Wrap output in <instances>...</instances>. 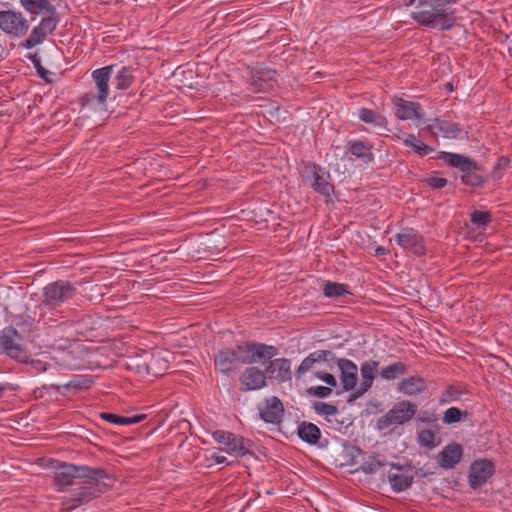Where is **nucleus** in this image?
Instances as JSON below:
<instances>
[{"label":"nucleus","instance_id":"c85d7f7f","mask_svg":"<svg viewBox=\"0 0 512 512\" xmlns=\"http://www.w3.org/2000/svg\"><path fill=\"white\" fill-rule=\"evenodd\" d=\"M99 417L115 425H133L146 419V414H137L129 417L120 416L110 412H101Z\"/></svg>","mask_w":512,"mask_h":512},{"label":"nucleus","instance_id":"9d476101","mask_svg":"<svg viewBox=\"0 0 512 512\" xmlns=\"http://www.w3.org/2000/svg\"><path fill=\"white\" fill-rule=\"evenodd\" d=\"M212 438L217 443L225 446L221 450L240 457L245 456L252 446V442L249 439L225 430L214 431Z\"/></svg>","mask_w":512,"mask_h":512},{"label":"nucleus","instance_id":"f8f14e48","mask_svg":"<svg viewBox=\"0 0 512 512\" xmlns=\"http://www.w3.org/2000/svg\"><path fill=\"white\" fill-rule=\"evenodd\" d=\"M396 243L406 251L417 256L426 253V246L423 236L413 228H404L395 235Z\"/></svg>","mask_w":512,"mask_h":512},{"label":"nucleus","instance_id":"412c9836","mask_svg":"<svg viewBox=\"0 0 512 512\" xmlns=\"http://www.w3.org/2000/svg\"><path fill=\"white\" fill-rule=\"evenodd\" d=\"M437 158L462 172L478 169V164L471 157L463 154L442 151Z\"/></svg>","mask_w":512,"mask_h":512},{"label":"nucleus","instance_id":"4c0bfd02","mask_svg":"<svg viewBox=\"0 0 512 512\" xmlns=\"http://www.w3.org/2000/svg\"><path fill=\"white\" fill-rule=\"evenodd\" d=\"M116 88L119 90H125L130 87L133 82V76L131 75L129 68L123 67L120 73L115 78Z\"/></svg>","mask_w":512,"mask_h":512},{"label":"nucleus","instance_id":"6ab92c4d","mask_svg":"<svg viewBox=\"0 0 512 512\" xmlns=\"http://www.w3.org/2000/svg\"><path fill=\"white\" fill-rule=\"evenodd\" d=\"M284 406L276 396L267 398L260 409V418L266 423L277 424L281 421Z\"/></svg>","mask_w":512,"mask_h":512},{"label":"nucleus","instance_id":"bb28decb","mask_svg":"<svg viewBox=\"0 0 512 512\" xmlns=\"http://www.w3.org/2000/svg\"><path fill=\"white\" fill-rule=\"evenodd\" d=\"M252 350L253 353L251 357L255 359L256 362H265L271 361V359L279 354V350L277 347L273 345H267L264 343L252 342Z\"/></svg>","mask_w":512,"mask_h":512},{"label":"nucleus","instance_id":"3c124183","mask_svg":"<svg viewBox=\"0 0 512 512\" xmlns=\"http://www.w3.org/2000/svg\"><path fill=\"white\" fill-rule=\"evenodd\" d=\"M432 61L433 63L438 62L439 64H450L451 58L446 53H440L437 55V59H433Z\"/></svg>","mask_w":512,"mask_h":512},{"label":"nucleus","instance_id":"6e6552de","mask_svg":"<svg viewBox=\"0 0 512 512\" xmlns=\"http://www.w3.org/2000/svg\"><path fill=\"white\" fill-rule=\"evenodd\" d=\"M30 28L29 20L22 12L13 9L0 10V30L12 37H22Z\"/></svg>","mask_w":512,"mask_h":512},{"label":"nucleus","instance_id":"603ef678","mask_svg":"<svg viewBox=\"0 0 512 512\" xmlns=\"http://www.w3.org/2000/svg\"><path fill=\"white\" fill-rule=\"evenodd\" d=\"M509 162H510V161H509V159H508V158H506V157H500V158H498L497 163H496V165H495V168H494V169H495V170H503V169H505V168H507V167H508Z\"/></svg>","mask_w":512,"mask_h":512},{"label":"nucleus","instance_id":"09e8293b","mask_svg":"<svg viewBox=\"0 0 512 512\" xmlns=\"http://www.w3.org/2000/svg\"><path fill=\"white\" fill-rule=\"evenodd\" d=\"M311 356L316 362L330 361L334 359L333 353L329 350H317L311 353Z\"/></svg>","mask_w":512,"mask_h":512},{"label":"nucleus","instance_id":"7ed1b4c3","mask_svg":"<svg viewBox=\"0 0 512 512\" xmlns=\"http://www.w3.org/2000/svg\"><path fill=\"white\" fill-rule=\"evenodd\" d=\"M20 4L31 15L29 22L34 21L37 16L41 17L39 23L32 28L29 36L22 43L23 47L31 49L41 44L56 30L60 15L49 0H20Z\"/></svg>","mask_w":512,"mask_h":512},{"label":"nucleus","instance_id":"4be33fe9","mask_svg":"<svg viewBox=\"0 0 512 512\" xmlns=\"http://www.w3.org/2000/svg\"><path fill=\"white\" fill-rule=\"evenodd\" d=\"M462 455L463 448L460 444H448L438 454V464L443 469H452L461 461Z\"/></svg>","mask_w":512,"mask_h":512},{"label":"nucleus","instance_id":"aec40b11","mask_svg":"<svg viewBox=\"0 0 512 512\" xmlns=\"http://www.w3.org/2000/svg\"><path fill=\"white\" fill-rule=\"evenodd\" d=\"M395 115L400 120H413L422 118V106L418 102L397 98L394 101Z\"/></svg>","mask_w":512,"mask_h":512},{"label":"nucleus","instance_id":"39448f33","mask_svg":"<svg viewBox=\"0 0 512 512\" xmlns=\"http://www.w3.org/2000/svg\"><path fill=\"white\" fill-rule=\"evenodd\" d=\"M306 175L303 176L304 181L318 194L324 197H330L334 192L331 175L328 170L316 163H308L305 166Z\"/></svg>","mask_w":512,"mask_h":512},{"label":"nucleus","instance_id":"b1692460","mask_svg":"<svg viewBox=\"0 0 512 512\" xmlns=\"http://www.w3.org/2000/svg\"><path fill=\"white\" fill-rule=\"evenodd\" d=\"M427 389V383L421 376L415 375L403 379L398 384V390L408 396H416Z\"/></svg>","mask_w":512,"mask_h":512},{"label":"nucleus","instance_id":"a878e982","mask_svg":"<svg viewBox=\"0 0 512 512\" xmlns=\"http://www.w3.org/2000/svg\"><path fill=\"white\" fill-rule=\"evenodd\" d=\"M297 434L302 441L310 445L318 444L321 438V430L317 425L311 422L303 421L300 423L298 425Z\"/></svg>","mask_w":512,"mask_h":512},{"label":"nucleus","instance_id":"4d7b16f0","mask_svg":"<svg viewBox=\"0 0 512 512\" xmlns=\"http://www.w3.org/2000/svg\"><path fill=\"white\" fill-rule=\"evenodd\" d=\"M387 249L383 246H378L375 250V255L376 256H383V255H386L387 254Z\"/></svg>","mask_w":512,"mask_h":512},{"label":"nucleus","instance_id":"ea45409f","mask_svg":"<svg viewBox=\"0 0 512 512\" xmlns=\"http://www.w3.org/2000/svg\"><path fill=\"white\" fill-rule=\"evenodd\" d=\"M470 220L474 225L483 227L492 221V215L489 211L474 210L471 213Z\"/></svg>","mask_w":512,"mask_h":512},{"label":"nucleus","instance_id":"37998d69","mask_svg":"<svg viewBox=\"0 0 512 512\" xmlns=\"http://www.w3.org/2000/svg\"><path fill=\"white\" fill-rule=\"evenodd\" d=\"M463 412L457 407H450L444 413L443 422L446 424H452L459 422Z\"/></svg>","mask_w":512,"mask_h":512},{"label":"nucleus","instance_id":"423d86ee","mask_svg":"<svg viewBox=\"0 0 512 512\" xmlns=\"http://www.w3.org/2000/svg\"><path fill=\"white\" fill-rule=\"evenodd\" d=\"M417 412V405L408 400L398 402L377 421V428L385 430L391 425H402L411 420Z\"/></svg>","mask_w":512,"mask_h":512},{"label":"nucleus","instance_id":"2eb2a0df","mask_svg":"<svg viewBox=\"0 0 512 512\" xmlns=\"http://www.w3.org/2000/svg\"><path fill=\"white\" fill-rule=\"evenodd\" d=\"M432 137L437 138L438 134L448 139L459 138L463 132V128L459 123H455L446 119L435 118L425 127Z\"/></svg>","mask_w":512,"mask_h":512},{"label":"nucleus","instance_id":"5fc2aeb1","mask_svg":"<svg viewBox=\"0 0 512 512\" xmlns=\"http://www.w3.org/2000/svg\"><path fill=\"white\" fill-rule=\"evenodd\" d=\"M25 57L32 61L33 64H41L42 59L38 52L28 53Z\"/></svg>","mask_w":512,"mask_h":512},{"label":"nucleus","instance_id":"f257e3e1","mask_svg":"<svg viewBox=\"0 0 512 512\" xmlns=\"http://www.w3.org/2000/svg\"><path fill=\"white\" fill-rule=\"evenodd\" d=\"M106 477L107 473L101 468L62 463L55 471L54 481L58 491L76 492L63 502L65 509L70 511L105 493L109 485L102 480Z\"/></svg>","mask_w":512,"mask_h":512},{"label":"nucleus","instance_id":"a211bd4d","mask_svg":"<svg viewBox=\"0 0 512 512\" xmlns=\"http://www.w3.org/2000/svg\"><path fill=\"white\" fill-rule=\"evenodd\" d=\"M214 367L226 376H230L237 370L238 362L231 348H223L214 355Z\"/></svg>","mask_w":512,"mask_h":512},{"label":"nucleus","instance_id":"13d9d810","mask_svg":"<svg viewBox=\"0 0 512 512\" xmlns=\"http://www.w3.org/2000/svg\"><path fill=\"white\" fill-rule=\"evenodd\" d=\"M5 390H6V386L0 384V397L3 395Z\"/></svg>","mask_w":512,"mask_h":512},{"label":"nucleus","instance_id":"9b49d317","mask_svg":"<svg viewBox=\"0 0 512 512\" xmlns=\"http://www.w3.org/2000/svg\"><path fill=\"white\" fill-rule=\"evenodd\" d=\"M276 71L266 66H246L242 73L243 78L251 87L252 92L268 89L274 80Z\"/></svg>","mask_w":512,"mask_h":512},{"label":"nucleus","instance_id":"4468645a","mask_svg":"<svg viewBox=\"0 0 512 512\" xmlns=\"http://www.w3.org/2000/svg\"><path fill=\"white\" fill-rule=\"evenodd\" d=\"M239 383L241 392L256 391L267 386V376L260 368L250 366L240 374Z\"/></svg>","mask_w":512,"mask_h":512},{"label":"nucleus","instance_id":"393cba45","mask_svg":"<svg viewBox=\"0 0 512 512\" xmlns=\"http://www.w3.org/2000/svg\"><path fill=\"white\" fill-rule=\"evenodd\" d=\"M348 152L365 163L371 162L374 158L373 146L362 140H351L347 143Z\"/></svg>","mask_w":512,"mask_h":512},{"label":"nucleus","instance_id":"ddd939ff","mask_svg":"<svg viewBox=\"0 0 512 512\" xmlns=\"http://www.w3.org/2000/svg\"><path fill=\"white\" fill-rule=\"evenodd\" d=\"M495 466L491 460L478 459L475 460L469 468L468 479L472 489H477L484 485L488 479L494 474Z\"/></svg>","mask_w":512,"mask_h":512},{"label":"nucleus","instance_id":"bf43d9fd","mask_svg":"<svg viewBox=\"0 0 512 512\" xmlns=\"http://www.w3.org/2000/svg\"><path fill=\"white\" fill-rule=\"evenodd\" d=\"M392 467L399 470V471H402V467L397 465V464H392Z\"/></svg>","mask_w":512,"mask_h":512},{"label":"nucleus","instance_id":"58836bf2","mask_svg":"<svg viewBox=\"0 0 512 512\" xmlns=\"http://www.w3.org/2000/svg\"><path fill=\"white\" fill-rule=\"evenodd\" d=\"M476 170H468L464 171L461 176V181L471 187H480L484 183V178L475 173Z\"/></svg>","mask_w":512,"mask_h":512},{"label":"nucleus","instance_id":"a19ab883","mask_svg":"<svg viewBox=\"0 0 512 512\" xmlns=\"http://www.w3.org/2000/svg\"><path fill=\"white\" fill-rule=\"evenodd\" d=\"M92 380L88 377L74 378L65 384V388L73 390L89 389L91 387Z\"/></svg>","mask_w":512,"mask_h":512},{"label":"nucleus","instance_id":"f704fd0d","mask_svg":"<svg viewBox=\"0 0 512 512\" xmlns=\"http://www.w3.org/2000/svg\"><path fill=\"white\" fill-rule=\"evenodd\" d=\"M464 390L460 386L450 385L441 394L440 403L457 401L463 395Z\"/></svg>","mask_w":512,"mask_h":512},{"label":"nucleus","instance_id":"72a5a7b5","mask_svg":"<svg viewBox=\"0 0 512 512\" xmlns=\"http://www.w3.org/2000/svg\"><path fill=\"white\" fill-rule=\"evenodd\" d=\"M323 293L327 298H337L345 294H350L347 290V285L331 281L325 282Z\"/></svg>","mask_w":512,"mask_h":512},{"label":"nucleus","instance_id":"f03ea898","mask_svg":"<svg viewBox=\"0 0 512 512\" xmlns=\"http://www.w3.org/2000/svg\"><path fill=\"white\" fill-rule=\"evenodd\" d=\"M457 0H408L411 19L419 26L439 31L450 30L457 21L453 5Z\"/></svg>","mask_w":512,"mask_h":512},{"label":"nucleus","instance_id":"1a4fd4ad","mask_svg":"<svg viewBox=\"0 0 512 512\" xmlns=\"http://www.w3.org/2000/svg\"><path fill=\"white\" fill-rule=\"evenodd\" d=\"M22 337L13 327H6L0 334V349L3 353L19 362L28 360V353L21 344Z\"/></svg>","mask_w":512,"mask_h":512},{"label":"nucleus","instance_id":"052dcab7","mask_svg":"<svg viewBox=\"0 0 512 512\" xmlns=\"http://www.w3.org/2000/svg\"><path fill=\"white\" fill-rule=\"evenodd\" d=\"M448 89L452 90V85L448 84Z\"/></svg>","mask_w":512,"mask_h":512},{"label":"nucleus","instance_id":"6e6d98bb","mask_svg":"<svg viewBox=\"0 0 512 512\" xmlns=\"http://www.w3.org/2000/svg\"><path fill=\"white\" fill-rule=\"evenodd\" d=\"M360 392H361V386L359 385L358 388L354 389V392H353V394H351L350 398L348 399V402L351 403L352 401L361 397L363 394H360Z\"/></svg>","mask_w":512,"mask_h":512},{"label":"nucleus","instance_id":"20e7f679","mask_svg":"<svg viewBox=\"0 0 512 512\" xmlns=\"http://www.w3.org/2000/svg\"><path fill=\"white\" fill-rule=\"evenodd\" d=\"M113 66H103L100 69H96L92 73L93 80L96 84L97 93L92 92L86 93L81 97V105L92 106L98 105L103 106L109 96V85L108 82L111 77Z\"/></svg>","mask_w":512,"mask_h":512},{"label":"nucleus","instance_id":"c03bdc74","mask_svg":"<svg viewBox=\"0 0 512 512\" xmlns=\"http://www.w3.org/2000/svg\"><path fill=\"white\" fill-rule=\"evenodd\" d=\"M418 439H419V443L422 446H426L429 448H433L435 446V435L429 429H425V430H422L421 432H419Z\"/></svg>","mask_w":512,"mask_h":512},{"label":"nucleus","instance_id":"cd10ccee","mask_svg":"<svg viewBox=\"0 0 512 512\" xmlns=\"http://www.w3.org/2000/svg\"><path fill=\"white\" fill-rule=\"evenodd\" d=\"M389 483L391 488L396 492H401L408 489L413 482V475L410 470L402 473L389 472Z\"/></svg>","mask_w":512,"mask_h":512},{"label":"nucleus","instance_id":"79ce46f5","mask_svg":"<svg viewBox=\"0 0 512 512\" xmlns=\"http://www.w3.org/2000/svg\"><path fill=\"white\" fill-rule=\"evenodd\" d=\"M37 74L41 77L46 83L52 84L60 79L61 74H57L55 72H51L46 69L45 66H35Z\"/></svg>","mask_w":512,"mask_h":512},{"label":"nucleus","instance_id":"8fccbe9b","mask_svg":"<svg viewBox=\"0 0 512 512\" xmlns=\"http://www.w3.org/2000/svg\"><path fill=\"white\" fill-rule=\"evenodd\" d=\"M316 377L322 381H324L327 385L331 387H335L337 385L336 378L330 374L325 372H317Z\"/></svg>","mask_w":512,"mask_h":512},{"label":"nucleus","instance_id":"e433bc0d","mask_svg":"<svg viewBox=\"0 0 512 512\" xmlns=\"http://www.w3.org/2000/svg\"><path fill=\"white\" fill-rule=\"evenodd\" d=\"M387 462L379 460L376 456L370 455L361 465V470L366 474L376 473L381 467L385 466Z\"/></svg>","mask_w":512,"mask_h":512},{"label":"nucleus","instance_id":"0eeeda50","mask_svg":"<svg viewBox=\"0 0 512 512\" xmlns=\"http://www.w3.org/2000/svg\"><path fill=\"white\" fill-rule=\"evenodd\" d=\"M75 287L67 280H58L46 285L43 289L44 306L58 307L62 303L72 299L75 295Z\"/></svg>","mask_w":512,"mask_h":512},{"label":"nucleus","instance_id":"473e14b6","mask_svg":"<svg viewBox=\"0 0 512 512\" xmlns=\"http://www.w3.org/2000/svg\"><path fill=\"white\" fill-rule=\"evenodd\" d=\"M403 143L406 147L412 148L421 157L434 151V148L419 140L414 134H408Z\"/></svg>","mask_w":512,"mask_h":512},{"label":"nucleus","instance_id":"c756f323","mask_svg":"<svg viewBox=\"0 0 512 512\" xmlns=\"http://www.w3.org/2000/svg\"><path fill=\"white\" fill-rule=\"evenodd\" d=\"M408 372V365L402 361H397L383 367L380 371L382 379L392 381L404 376Z\"/></svg>","mask_w":512,"mask_h":512},{"label":"nucleus","instance_id":"7c9ffc66","mask_svg":"<svg viewBox=\"0 0 512 512\" xmlns=\"http://www.w3.org/2000/svg\"><path fill=\"white\" fill-rule=\"evenodd\" d=\"M251 346L252 342L247 341L239 343L234 348H231L234 352V355L236 356L238 364L241 363L251 365L255 363V359L251 357V354L253 353Z\"/></svg>","mask_w":512,"mask_h":512},{"label":"nucleus","instance_id":"864d4df0","mask_svg":"<svg viewBox=\"0 0 512 512\" xmlns=\"http://www.w3.org/2000/svg\"><path fill=\"white\" fill-rule=\"evenodd\" d=\"M210 459L212 461H214L216 464H226V465H230L229 462H227V458L223 455H219V454H216V453H213L211 456H210Z\"/></svg>","mask_w":512,"mask_h":512},{"label":"nucleus","instance_id":"f3484780","mask_svg":"<svg viewBox=\"0 0 512 512\" xmlns=\"http://www.w3.org/2000/svg\"><path fill=\"white\" fill-rule=\"evenodd\" d=\"M340 370V380L343 391H352L356 388L358 380V367L349 359L340 358L337 360Z\"/></svg>","mask_w":512,"mask_h":512},{"label":"nucleus","instance_id":"de8ad7c7","mask_svg":"<svg viewBox=\"0 0 512 512\" xmlns=\"http://www.w3.org/2000/svg\"><path fill=\"white\" fill-rule=\"evenodd\" d=\"M425 182L432 189H441L447 185V179L438 176L428 177Z\"/></svg>","mask_w":512,"mask_h":512},{"label":"nucleus","instance_id":"5701e85b","mask_svg":"<svg viewBox=\"0 0 512 512\" xmlns=\"http://www.w3.org/2000/svg\"><path fill=\"white\" fill-rule=\"evenodd\" d=\"M379 362L375 360H368L361 363L360 374H361V392L365 394L373 385V382L377 376Z\"/></svg>","mask_w":512,"mask_h":512},{"label":"nucleus","instance_id":"2f4dec72","mask_svg":"<svg viewBox=\"0 0 512 512\" xmlns=\"http://www.w3.org/2000/svg\"><path fill=\"white\" fill-rule=\"evenodd\" d=\"M359 118L365 123L373 124L380 128H385L387 125V119L383 115L371 109L361 108L359 110Z\"/></svg>","mask_w":512,"mask_h":512},{"label":"nucleus","instance_id":"49530a36","mask_svg":"<svg viewBox=\"0 0 512 512\" xmlns=\"http://www.w3.org/2000/svg\"><path fill=\"white\" fill-rule=\"evenodd\" d=\"M316 363L315 359L309 354L305 359L302 360L301 364L297 369V377H301L306 372H308L313 365Z\"/></svg>","mask_w":512,"mask_h":512},{"label":"nucleus","instance_id":"a18cd8bd","mask_svg":"<svg viewBox=\"0 0 512 512\" xmlns=\"http://www.w3.org/2000/svg\"><path fill=\"white\" fill-rule=\"evenodd\" d=\"M307 394L318 398H327L332 394V389L326 386H312L307 389Z\"/></svg>","mask_w":512,"mask_h":512},{"label":"nucleus","instance_id":"c9c22d12","mask_svg":"<svg viewBox=\"0 0 512 512\" xmlns=\"http://www.w3.org/2000/svg\"><path fill=\"white\" fill-rule=\"evenodd\" d=\"M313 409L318 415L324 416L327 421H331L329 417L338 413L337 406L325 402H314Z\"/></svg>","mask_w":512,"mask_h":512},{"label":"nucleus","instance_id":"dca6fc26","mask_svg":"<svg viewBox=\"0 0 512 512\" xmlns=\"http://www.w3.org/2000/svg\"><path fill=\"white\" fill-rule=\"evenodd\" d=\"M264 371L267 379H275L280 383L292 379L291 362L287 358H277L269 361Z\"/></svg>","mask_w":512,"mask_h":512}]
</instances>
